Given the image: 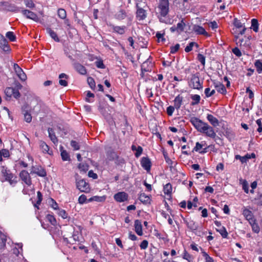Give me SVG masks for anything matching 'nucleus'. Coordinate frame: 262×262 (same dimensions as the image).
Listing matches in <instances>:
<instances>
[{"instance_id": "bb28decb", "label": "nucleus", "mask_w": 262, "mask_h": 262, "mask_svg": "<svg viewBox=\"0 0 262 262\" xmlns=\"http://www.w3.org/2000/svg\"><path fill=\"white\" fill-rule=\"evenodd\" d=\"M69 76L64 73H61L59 75V83L60 85L66 86L68 85V82L66 80L62 79V78L68 79Z\"/></svg>"}, {"instance_id": "cd10ccee", "label": "nucleus", "mask_w": 262, "mask_h": 262, "mask_svg": "<svg viewBox=\"0 0 262 262\" xmlns=\"http://www.w3.org/2000/svg\"><path fill=\"white\" fill-rule=\"evenodd\" d=\"M207 118L210 123L214 126L219 125V122L218 120L213 115L208 114L207 116Z\"/></svg>"}, {"instance_id": "774afa93", "label": "nucleus", "mask_w": 262, "mask_h": 262, "mask_svg": "<svg viewBox=\"0 0 262 262\" xmlns=\"http://www.w3.org/2000/svg\"><path fill=\"white\" fill-rule=\"evenodd\" d=\"M232 52L237 57H241L242 55L241 51L237 48H233L232 49Z\"/></svg>"}, {"instance_id": "ea45409f", "label": "nucleus", "mask_w": 262, "mask_h": 262, "mask_svg": "<svg viewBox=\"0 0 262 262\" xmlns=\"http://www.w3.org/2000/svg\"><path fill=\"white\" fill-rule=\"evenodd\" d=\"M182 257L188 262H193V256L189 254L186 250H184Z\"/></svg>"}, {"instance_id": "13d9d810", "label": "nucleus", "mask_w": 262, "mask_h": 262, "mask_svg": "<svg viewBox=\"0 0 262 262\" xmlns=\"http://www.w3.org/2000/svg\"><path fill=\"white\" fill-rule=\"evenodd\" d=\"M87 200L86 196L84 194H81L78 198V203L80 204H83L86 202Z\"/></svg>"}, {"instance_id": "a19ab883", "label": "nucleus", "mask_w": 262, "mask_h": 262, "mask_svg": "<svg viewBox=\"0 0 262 262\" xmlns=\"http://www.w3.org/2000/svg\"><path fill=\"white\" fill-rule=\"evenodd\" d=\"M58 16L61 19H65L67 17V13L64 9L60 8L57 11Z\"/></svg>"}, {"instance_id": "052dcab7", "label": "nucleus", "mask_w": 262, "mask_h": 262, "mask_svg": "<svg viewBox=\"0 0 262 262\" xmlns=\"http://www.w3.org/2000/svg\"><path fill=\"white\" fill-rule=\"evenodd\" d=\"M234 25L236 28L239 29L243 27V24L237 18L234 19Z\"/></svg>"}, {"instance_id": "7ed1b4c3", "label": "nucleus", "mask_w": 262, "mask_h": 262, "mask_svg": "<svg viewBox=\"0 0 262 262\" xmlns=\"http://www.w3.org/2000/svg\"><path fill=\"white\" fill-rule=\"evenodd\" d=\"M158 8L161 16L165 17L169 12V2L168 0H159Z\"/></svg>"}, {"instance_id": "09e8293b", "label": "nucleus", "mask_w": 262, "mask_h": 262, "mask_svg": "<svg viewBox=\"0 0 262 262\" xmlns=\"http://www.w3.org/2000/svg\"><path fill=\"white\" fill-rule=\"evenodd\" d=\"M61 156L62 159L63 161H70V158L69 155V154L66 150H63L61 151Z\"/></svg>"}, {"instance_id": "de8ad7c7", "label": "nucleus", "mask_w": 262, "mask_h": 262, "mask_svg": "<svg viewBox=\"0 0 262 262\" xmlns=\"http://www.w3.org/2000/svg\"><path fill=\"white\" fill-rule=\"evenodd\" d=\"M48 221L53 225L56 224V220L54 216L51 214H48L46 216Z\"/></svg>"}, {"instance_id": "f8f14e48", "label": "nucleus", "mask_w": 262, "mask_h": 262, "mask_svg": "<svg viewBox=\"0 0 262 262\" xmlns=\"http://www.w3.org/2000/svg\"><path fill=\"white\" fill-rule=\"evenodd\" d=\"M74 69L80 74L84 75L86 74L87 71L85 68L80 63L74 62L73 63Z\"/></svg>"}, {"instance_id": "ddd939ff", "label": "nucleus", "mask_w": 262, "mask_h": 262, "mask_svg": "<svg viewBox=\"0 0 262 262\" xmlns=\"http://www.w3.org/2000/svg\"><path fill=\"white\" fill-rule=\"evenodd\" d=\"M137 17L139 20H144L146 17V13L145 10L141 8L139 4H137Z\"/></svg>"}, {"instance_id": "69168bd1", "label": "nucleus", "mask_w": 262, "mask_h": 262, "mask_svg": "<svg viewBox=\"0 0 262 262\" xmlns=\"http://www.w3.org/2000/svg\"><path fill=\"white\" fill-rule=\"evenodd\" d=\"M24 119L27 122L30 123L32 120V116L30 114L26 113L24 114Z\"/></svg>"}, {"instance_id": "9d476101", "label": "nucleus", "mask_w": 262, "mask_h": 262, "mask_svg": "<svg viewBox=\"0 0 262 262\" xmlns=\"http://www.w3.org/2000/svg\"><path fill=\"white\" fill-rule=\"evenodd\" d=\"M114 198L118 202H123L127 200L128 194L125 192H119L114 195Z\"/></svg>"}, {"instance_id": "680f3d73", "label": "nucleus", "mask_w": 262, "mask_h": 262, "mask_svg": "<svg viewBox=\"0 0 262 262\" xmlns=\"http://www.w3.org/2000/svg\"><path fill=\"white\" fill-rule=\"evenodd\" d=\"M180 48V45L177 43L174 46L170 47V53L174 54L177 52Z\"/></svg>"}, {"instance_id": "4d7b16f0", "label": "nucleus", "mask_w": 262, "mask_h": 262, "mask_svg": "<svg viewBox=\"0 0 262 262\" xmlns=\"http://www.w3.org/2000/svg\"><path fill=\"white\" fill-rule=\"evenodd\" d=\"M26 6L29 8H33L35 7V4L32 0H24Z\"/></svg>"}, {"instance_id": "6ab92c4d", "label": "nucleus", "mask_w": 262, "mask_h": 262, "mask_svg": "<svg viewBox=\"0 0 262 262\" xmlns=\"http://www.w3.org/2000/svg\"><path fill=\"white\" fill-rule=\"evenodd\" d=\"M186 224L187 227L192 231H196L199 229V225L193 220L186 221Z\"/></svg>"}, {"instance_id": "b1692460", "label": "nucleus", "mask_w": 262, "mask_h": 262, "mask_svg": "<svg viewBox=\"0 0 262 262\" xmlns=\"http://www.w3.org/2000/svg\"><path fill=\"white\" fill-rule=\"evenodd\" d=\"M47 32L50 35L51 37L56 42H59L60 39L58 38L57 33L51 29L50 28L46 29Z\"/></svg>"}, {"instance_id": "603ef678", "label": "nucleus", "mask_w": 262, "mask_h": 262, "mask_svg": "<svg viewBox=\"0 0 262 262\" xmlns=\"http://www.w3.org/2000/svg\"><path fill=\"white\" fill-rule=\"evenodd\" d=\"M87 81L90 88L92 89H94V88L95 87V82L94 79L91 77H88L87 79Z\"/></svg>"}, {"instance_id": "a211bd4d", "label": "nucleus", "mask_w": 262, "mask_h": 262, "mask_svg": "<svg viewBox=\"0 0 262 262\" xmlns=\"http://www.w3.org/2000/svg\"><path fill=\"white\" fill-rule=\"evenodd\" d=\"M134 226H135V231L136 232V233L140 236L142 235V234H143L142 226L141 222L138 220H136L135 221Z\"/></svg>"}, {"instance_id": "0eeeda50", "label": "nucleus", "mask_w": 262, "mask_h": 262, "mask_svg": "<svg viewBox=\"0 0 262 262\" xmlns=\"http://www.w3.org/2000/svg\"><path fill=\"white\" fill-rule=\"evenodd\" d=\"M5 93L6 96L8 98H11L12 96L15 98L20 97V93L17 90L13 89V88L8 87L5 89Z\"/></svg>"}, {"instance_id": "5fc2aeb1", "label": "nucleus", "mask_w": 262, "mask_h": 262, "mask_svg": "<svg viewBox=\"0 0 262 262\" xmlns=\"http://www.w3.org/2000/svg\"><path fill=\"white\" fill-rule=\"evenodd\" d=\"M197 59L203 66L205 65V57L203 54H199Z\"/></svg>"}, {"instance_id": "3c124183", "label": "nucleus", "mask_w": 262, "mask_h": 262, "mask_svg": "<svg viewBox=\"0 0 262 262\" xmlns=\"http://www.w3.org/2000/svg\"><path fill=\"white\" fill-rule=\"evenodd\" d=\"M204 92L206 96L207 97H209L214 95L215 92L214 90H212V91H210V89L208 88L205 89Z\"/></svg>"}, {"instance_id": "393cba45", "label": "nucleus", "mask_w": 262, "mask_h": 262, "mask_svg": "<svg viewBox=\"0 0 262 262\" xmlns=\"http://www.w3.org/2000/svg\"><path fill=\"white\" fill-rule=\"evenodd\" d=\"M203 146V144L200 143L199 142H196L195 146L194 147L193 151H199L200 154H205L207 152V148H203V150H201V149H202Z\"/></svg>"}, {"instance_id": "a18cd8bd", "label": "nucleus", "mask_w": 262, "mask_h": 262, "mask_svg": "<svg viewBox=\"0 0 262 262\" xmlns=\"http://www.w3.org/2000/svg\"><path fill=\"white\" fill-rule=\"evenodd\" d=\"M164 33H161L160 32H157L156 33V36L157 37L158 39V41L159 42H162L163 43L165 42L166 41L165 38L164 37Z\"/></svg>"}, {"instance_id": "c85d7f7f", "label": "nucleus", "mask_w": 262, "mask_h": 262, "mask_svg": "<svg viewBox=\"0 0 262 262\" xmlns=\"http://www.w3.org/2000/svg\"><path fill=\"white\" fill-rule=\"evenodd\" d=\"M126 17V12L123 10H120L115 14V18L119 20L124 19Z\"/></svg>"}, {"instance_id": "4be33fe9", "label": "nucleus", "mask_w": 262, "mask_h": 262, "mask_svg": "<svg viewBox=\"0 0 262 262\" xmlns=\"http://www.w3.org/2000/svg\"><path fill=\"white\" fill-rule=\"evenodd\" d=\"M243 214L245 217L246 220L249 221V222H250V221L254 220V219L253 217L252 212L248 209L244 208L243 209Z\"/></svg>"}, {"instance_id": "4468645a", "label": "nucleus", "mask_w": 262, "mask_h": 262, "mask_svg": "<svg viewBox=\"0 0 262 262\" xmlns=\"http://www.w3.org/2000/svg\"><path fill=\"white\" fill-rule=\"evenodd\" d=\"M110 26L114 32H115L120 35L124 34L126 30V27L125 26H115L113 25H110Z\"/></svg>"}, {"instance_id": "7c9ffc66", "label": "nucleus", "mask_w": 262, "mask_h": 262, "mask_svg": "<svg viewBox=\"0 0 262 262\" xmlns=\"http://www.w3.org/2000/svg\"><path fill=\"white\" fill-rule=\"evenodd\" d=\"M251 226L252 231L256 233H258L259 232L260 229L259 227V226L257 223H256L255 220L254 219L253 221H250L249 222Z\"/></svg>"}, {"instance_id": "6e6d98bb", "label": "nucleus", "mask_w": 262, "mask_h": 262, "mask_svg": "<svg viewBox=\"0 0 262 262\" xmlns=\"http://www.w3.org/2000/svg\"><path fill=\"white\" fill-rule=\"evenodd\" d=\"M37 201L36 204H35V207H36L37 205H39L42 200V195L40 191L37 192Z\"/></svg>"}, {"instance_id": "aec40b11", "label": "nucleus", "mask_w": 262, "mask_h": 262, "mask_svg": "<svg viewBox=\"0 0 262 262\" xmlns=\"http://www.w3.org/2000/svg\"><path fill=\"white\" fill-rule=\"evenodd\" d=\"M213 84L217 91L221 94L226 93V90L224 85L220 82L214 81Z\"/></svg>"}, {"instance_id": "a878e982", "label": "nucleus", "mask_w": 262, "mask_h": 262, "mask_svg": "<svg viewBox=\"0 0 262 262\" xmlns=\"http://www.w3.org/2000/svg\"><path fill=\"white\" fill-rule=\"evenodd\" d=\"M48 131L49 133V137L50 138L51 140L55 144L57 143L58 139L54 132L53 129L52 128H49Z\"/></svg>"}, {"instance_id": "58836bf2", "label": "nucleus", "mask_w": 262, "mask_h": 262, "mask_svg": "<svg viewBox=\"0 0 262 262\" xmlns=\"http://www.w3.org/2000/svg\"><path fill=\"white\" fill-rule=\"evenodd\" d=\"M251 27L255 32L258 31V23L256 19L253 18L251 20Z\"/></svg>"}, {"instance_id": "f257e3e1", "label": "nucleus", "mask_w": 262, "mask_h": 262, "mask_svg": "<svg viewBox=\"0 0 262 262\" xmlns=\"http://www.w3.org/2000/svg\"><path fill=\"white\" fill-rule=\"evenodd\" d=\"M76 188L81 192L89 193L91 191V187L89 183L83 179L79 178L78 176L76 178Z\"/></svg>"}, {"instance_id": "dca6fc26", "label": "nucleus", "mask_w": 262, "mask_h": 262, "mask_svg": "<svg viewBox=\"0 0 262 262\" xmlns=\"http://www.w3.org/2000/svg\"><path fill=\"white\" fill-rule=\"evenodd\" d=\"M202 133L205 134L206 136L212 138H214L216 136V134L214 132L213 128L208 124H207L205 127V129H204V131Z\"/></svg>"}, {"instance_id": "39448f33", "label": "nucleus", "mask_w": 262, "mask_h": 262, "mask_svg": "<svg viewBox=\"0 0 262 262\" xmlns=\"http://www.w3.org/2000/svg\"><path fill=\"white\" fill-rule=\"evenodd\" d=\"M190 85L194 89L200 90L202 89V85L198 75L195 74L192 75Z\"/></svg>"}, {"instance_id": "2eb2a0df", "label": "nucleus", "mask_w": 262, "mask_h": 262, "mask_svg": "<svg viewBox=\"0 0 262 262\" xmlns=\"http://www.w3.org/2000/svg\"><path fill=\"white\" fill-rule=\"evenodd\" d=\"M0 48L3 51L7 52L10 50V47L8 42L5 37L0 34Z\"/></svg>"}, {"instance_id": "c756f323", "label": "nucleus", "mask_w": 262, "mask_h": 262, "mask_svg": "<svg viewBox=\"0 0 262 262\" xmlns=\"http://www.w3.org/2000/svg\"><path fill=\"white\" fill-rule=\"evenodd\" d=\"M172 186L170 183H167L164 186L163 191L165 194L170 196L172 193Z\"/></svg>"}, {"instance_id": "c03bdc74", "label": "nucleus", "mask_w": 262, "mask_h": 262, "mask_svg": "<svg viewBox=\"0 0 262 262\" xmlns=\"http://www.w3.org/2000/svg\"><path fill=\"white\" fill-rule=\"evenodd\" d=\"M6 36L11 41H15L16 40V36L13 32L9 31L6 33Z\"/></svg>"}, {"instance_id": "20e7f679", "label": "nucleus", "mask_w": 262, "mask_h": 262, "mask_svg": "<svg viewBox=\"0 0 262 262\" xmlns=\"http://www.w3.org/2000/svg\"><path fill=\"white\" fill-rule=\"evenodd\" d=\"M31 174H36L41 177H45L47 176L46 170L40 165L32 166L31 167Z\"/></svg>"}, {"instance_id": "9b49d317", "label": "nucleus", "mask_w": 262, "mask_h": 262, "mask_svg": "<svg viewBox=\"0 0 262 262\" xmlns=\"http://www.w3.org/2000/svg\"><path fill=\"white\" fill-rule=\"evenodd\" d=\"M141 164L142 167L147 172L149 171L151 168V163L150 159L147 157H143L141 159Z\"/></svg>"}, {"instance_id": "412c9836", "label": "nucleus", "mask_w": 262, "mask_h": 262, "mask_svg": "<svg viewBox=\"0 0 262 262\" xmlns=\"http://www.w3.org/2000/svg\"><path fill=\"white\" fill-rule=\"evenodd\" d=\"M139 200L144 204H149L150 203V198L145 193H141L139 196Z\"/></svg>"}, {"instance_id": "f03ea898", "label": "nucleus", "mask_w": 262, "mask_h": 262, "mask_svg": "<svg viewBox=\"0 0 262 262\" xmlns=\"http://www.w3.org/2000/svg\"><path fill=\"white\" fill-rule=\"evenodd\" d=\"M190 122L195 127V128L199 132L202 133L204 131L205 127L207 125V123L203 122L196 117H192L190 119Z\"/></svg>"}, {"instance_id": "8fccbe9b", "label": "nucleus", "mask_w": 262, "mask_h": 262, "mask_svg": "<svg viewBox=\"0 0 262 262\" xmlns=\"http://www.w3.org/2000/svg\"><path fill=\"white\" fill-rule=\"evenodd\" d=\"M185 26V23L184 22L183 19H182L180 23H179L177 25V28L178 31H183L184 30V28Z\"/></svg>"}, {"instance_id": "72a5a7b5", "label": "nucleus", "mask_w": 262, "mask_h": 262, "mask_svg": "<svg viewBox=\"0 0 262 262\" xmlns=\"http://www.w3.org/2000/svg\"><path fill=\"white\" fill-rule=\"evenodd\" d=\"M39 146L40 148L42 149V151L45 153L48 152L49 150V146L43 141H40L39 142Z\"/></svg>"}, {"instance_id": "4c0bfd02", "label": "nucleus", "mask_w": 262, "mask_h": 262, "mask_svg": "<svg viewBox=\"0 0 262 262\" xmlns=\"http://www.w3.org/2000/svg\"><path fill=\"white\" fill-rule=\"evenodd\" d=\"M257 72L260 74L262 72V60H256L254 63Z\"/></svg>"}, {"instance_id": "864d4df0", "label": "nucleus", "mask_w": 262, "mask_h": 262, "mask_svg": "<svg viewBox=\"0 0 262 262\" xmlns=\"http://www.w3.org/2000/svg\"><path fill=\"white\" fill-rule=\"evenodd\" d=\"M58 214L64 219H67L68 216V213L63 209H59Z\"/></svg>"}, {"instance_id": "473e14b6", "label": "nucleus", "mask_w": 262, "mask_h": 262, "mask_svg": "<svg viewBox=\"0 0 262 262\" xmlns=\"http://www.w3.org/2000/svg\"><path fill=\"white\" fill-rule=\"evenodd\" d=\"M216 230L219 232L223 238H227L228 233L225 228V227H221L220 228L216 229Z\"/></svg>"}, {"instance_id": "338daca9", "label": "nucleus", "mask_w": 262, "mask_h": 262, "mask_svg": "<svg viewBox=\"0 0 262 262\" xmlns=\"http://www.w3.org/2000/svg\"><path fill=\"white\" fill-rule=\"evenodd\" d=\"M95 64L96 67L100 69H104L105 66L103 64V62L102 60H97L95 62Z\"/></svg>"}, {"instance_id": "6e6552de", "label": "nucleus", "mask_w": 262, "mask_h": 262, "mask_svg": "<svg viewBox=\"0 0 262 262\" xmlns=\"http://www.w3.org/2000/svg\"><path fill=\"white\" fill-rule=\"evenodd\" d=\"M13 68L18 78L22 81H25L27 79V76L23 70L17 63H14Z\"/></svg>"}, {"instance_id": "0e129e2a", "label": "nucleus", "mask_w": 262, "mask_h": 262, "mask_svg": "<svg viewBox=\"0 0 262 262\" xmlns=\"http://www.w3.org/2000/svg\"><path fill=\"white\" fill-rule=\"evenodd\" d=\"M174 107L172 106H169L167 107L166 112L167 114L169 116H171L174 112Z\"/></svg>"}, {"instance_id": "bf43d9fd", "label": "nucleus", "mask_w": 262, "mask_h": 262, "mask_svg": "<svg viewBox=\"0 0 262 262\" xmlns=\"http://www.w3.org/2000/svg\"><path fill=\"white\" fill-rule=\"evenodd\" d=\"M71 145L73 148L74 150H77L80 148L79 144L76 141L72 140L71 141Z\"/></svg>"}, {"instance_id": "e433bc0d", "label": "nucleus", "mask_w": 262, "mask_h": 262, "mask_svg": "<svg viewBox=\"0 0 262 262\" xmlns=\"http://www.w3.org/2000/svg\"><path fill=\"white\" fill-rule=\"evenodd\" d=\"M238 36H236V44L239 45L240 46H246L248 43H247V41H249L250 38L248 37L246 40L245 41L244 38H239L238 40Z\"/></svg>"}, {"instance_id": "1a4fd4ad", "label": "nucleus", "mask_w": 262, "mask_h": 262, "mask_svg": "<svg viewBox=\"0 0 262 262\" xmlns=\"http://www.w3.org/2000/svg\"><path fill=\"white\" fill-rule=\"evenodd\" d=\"M20 12L27 18L32 19L36 22L39 21V18L35 13L27 9H22Z\"/></svg>"}, {"instance_id": "423d86ee", "label": "nucleus", "mask_w": 262, "mask_h": 262, "mask_svg": "<svg viewBox=\"0 0 262 262\" xmlns=\"http://www.w3.org/2000/svg\"><path fill=\"white\" fill-rule=\"evenodd\" d=\"M19 177L21 180L28 186L32 184V180L30 174L25 170H23L19 173Z\"/></svg>"}, {"instance_id": "f704fd0d", "label": "nucleus", "mask_w": 262, "mask_h": 262, "mask_svg": "<svg viewBox=\"0 0 262 262\" xmlns=\"http://www.w3.org/2000/svg\"><path fill=\"white\" fill-rule=\"evenodd\" d=\"M191 98L192 100V102L191 103L192 105L198 104V103H199L201 100L200 96L199 95L196 94L191 95Z\"/></svg>"}, {"instance_id": "f3484780", "label": "nucleus", "mask_w": 262, "mask_h": 262, "mask_svg": "<svg viewBox=\"0 0 262 262\" xmlns=\"http://www.w3.org/2000/svg\"><path fill=\"white\" fill-rule=\"evenodd\" d=\"M193 30L194 32L199 35H204L205 36H208V33L205 31V29L200 26L194 25L193 27Z\"/></svg>"}, {"instance_id": "49530a36", "label": "nucleus", "mask_w": 262, "mask_h": 262, "mask_svg": "<svg viewBox=\"0 0 262 262\" xmlns=\"http://www.w3.org/2000/svg\"><path fill=\"white\" fill-rule=\"evenodd\" d=\"M196 47H198V45L194 42H191L189 43L188 46H187L185 49V51L186 52H189L192 50V48L194 46Z\"/></svg>"}, {"instance_id": "c9c22d12", "label": "nucleus", "mask_w": 262, "mask_h": 262, "mask_svg": "<svg viewBox=\"0 0 262 262\" xmlns=\"http://www.w3.org/2000/svg\"><path fill=\"white\" fill-rule=\"evenodd\" d=\"M8 158L10 156L9 151L7 149H3L0 150V162L3 161L2 157Z\"/></svg>"}, {"instance_id": "2f4dec72", "label": "nucleus", "mask_w": 262, "mask_h": 262, "mask_svg": "<svg viewBox=\"0 0 262 262\" xmlns=\"http://www.w3.org/2000/svg\"><path fill=\"white\" fill-rule=\"evenodd\" d=\"M148 62L151 64V61H149L148 59L142 63L141 66V71L142 73L148 72L151 70L150 67H148Z\"/></svg>"}, {"instance_id": "79ce46f5", "label": "nucleus", "mask_w": 262, "mask_h": 262, "mask_svg": "<svg viewBox=\"0 0 262 262\" xmlns=\"http://www.w3.org/2000/svg\"><path fill=\"white\" fill-rule=\"evenodd\" d=\"M236 159H239L242 163H246L249 159H250V157L247 156V155L245 156L242 157L240 155H236L235 157Z\"/></svg>"}, {"instance_id": "5701e85b", "label": "nucleus", "mask_w": 262, "mask_h": 262, "mask_svg": "<svg viewBox=\"0 0 262 262\" xmlns=\"http://www.w3.org/2000/svg\"><path fill=\"white\" fill-rule=\"evenodd\" d=\"M183 97L180 96V95H178L174 100V107L179 110L182 104L183 101Z\"/></svg>"}, {"instance_id": "e2e57ef3", "label": "nucleus", "mask_w": 262, "mask_h": 262, "mask_svg": "<svg viewBox=\"0 0 262 262\" xmlns=\"http://www.w3.org/2000/svg\"><path fill=\"white\" fill-rule=\"evenodd\" d=\"M148 245V242L147 240H143L140 245V247L141 249H146Z\"/></svg>"}, {"instance_id": "37998d69", "label": "nucleus", "mask_w": 262, "mask_h": 262, "mask_svg": "<svg viewBox=\"0 0 262 262\" xmlns=\"http://www.w3.org/2000/svg\"><path fill=\"white\" fill-rule=\"evenodd\" d=\"M202 250V253L203 256L205 259V262H213V260L212 257L209 256V255L205 252L202 248H200Z\"/></svg>"}]
</instances>
